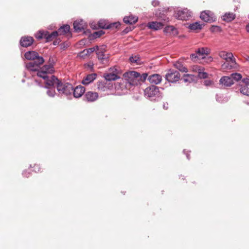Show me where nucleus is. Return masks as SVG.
<instances>
[{"label": "nucleus", "instance_id": "nucleus-1", "mask_svg": "<svg viewBox=\"0 0 249 249\" xmlns=\"http://www.w3.org/2000/svg\"><path fill=\"white\" fill-rule=\"evenodd\" d=\"M124 76L127 78V80L130 84L132 85H137L138 82H144L147 77V73H143L142 75L140 73L134 71L125 72Z\"/></svg>", "mask_w": 249, "mask_h": 249}, {"label": "nucleus", "instance_id": "nucleus-2", "mask_svg": "<svg viewBox=\"0 0 249 249\" xmlns=\"http://www.w3.org/2000/svg\"><path fill=\"white\" fill-rule=\"evenodd\" d=\"M56 88L59 93L66 95H71L73 91V87L71 84L63 83L60 81L57 83Z\"/></svg>", "mask_w": 249, "mask_h": 249}, {"label": "nucleus", "instance_id": "nucleus-3", "mask_svg": "<svg viewBox=\"0 0 249 249\" xmlns=\"http://www.w3.org/2000/svg\"><path fill=\"white\" fill-rule=\"evenodd\" d=\"M56 31H53L50 33L48 31H39L36 36L38 39L45 38L47 42L51 41L57 36Z\"/></svg>", "mask_w": 249, "mask_h": 249}, {"label": "nucleus", "instance_id": "nucleus-4", "mask_svg": "<svg viewBox=\"0 0 249 249\" xmlns=\"http://www.w3.org/2000/svg\"><path fill=\"white\" fill-rule=\"evenodd\" d=\"M174 17L179 20H187L191 17V12L187 8L177 10L174 14Z\"/></svg>", "mask_w": 249, "mask_h": 249}, {"label": "nucleus", "instance_id": "nucleus-5", "mask_svg": "<svg viewBox=\"0 0 249 249\" xmlns=\"http://www.w3.org/2000/svg\"><path fill=\"white\" fill-rule=\"evenodd\" d=\"M119 70L116 66L111 68L107 72L104 73V77L107 81L116 80L120 78L118 75Z\"/></svg>", "mask_w": 249, "mask_h": 249}, {"label": "nucleus", "instance_id": "nucleus-6", "mask_svg": "<svg viewBox=\"0 0 249 249\" xmlns=\"http://www.w3.org/2000/svg\"><path fill=\"white\" fill-rule=\"evenodd\" d=\"M180 77L178 71L174 70H170L166 74V79L169 82H176L178 81Z\"/></svg>", "mask_w": 249, "mask_h": 249}, {"label": "nucleus", "instance_id": "nucleus-7", "mask_svg": "<svg viewBox=\"0 0 249 249\" xmlns=\"http://www.w3.org/2000/svg\"><path fill=\"white\" fill-rule=\"evenodd\" d=\"M239 90L243 95L249 96V78H243L239 83Z\"/></svg>", "mask_w": 249, "mask_h": 249}, {"label": "nucleus", "instance_id": "nucleus-8", "mask_svg": "<svg viewBox=\"0 0 249 249\" xmlns=\"http://www.w3.org/2000/svg\"><path fill=\"white\" fill-rule=\"evenodd\" d=\"M200 18L202 20L207 22H212L215 19L213 13L210 11H205L201 12Z\"/></svg>", "mask_w": 249, "mask_h": 249}, {"label": "nucleus", "instance_id": "nucleus-9", "mask_svg": "<svg viewBox=\"0 0 249 249\" xmlns=\"http://www.w3.org/2000/svg\"><path fill=\"white\" fill-rule=\"evenodd\" d=\"M96 48L97 49L96 54L98 59L102 63H105L107 62V57L105 54V52H106L105 47L103 46L100 47L96 46Z\"/></svg>", "mask_w": 249, "mask_h": 249}, {"label": "nucleus", "instance_id": "nucleus-10", "mask_svg": "<svg viewBox=\"0 0 249 249\" xmlns=\"http://www.w3.org/2000/svg\"><path fill=\"white\" fill-rule=\"evenodd\" d=\"M120 25L119 23L115 22L108 24L106 20H100L98 23V27L102 29L117 28Z\"/></svg>", "mask_w": 249, "mask_h": 249}, {"label": "nucleus", "instance_id": "nucleus-11", "mask_svg": "<svg viewBox=\"0 0 249 249\" xmlns=\"http://www.w3.org/2000/svg\"><path fill=\"white\" fill-rule=\"evenodd\" d=\"M45 80V87L49 89L54 85L57 87V83L60 82L57 78L54 75H52L50 77L48 76Z\"/></svg>", "mask_w": 249, "mask_h": 249}, {"label": "nucleus", "instance_id": "nucleus-12", "mask_svg": "<svg viewBox=\"0 0 249 249\" xmlns=\"http://www.w3.org/2000/svg\"><path fill=\"white\" fill-rule=\"evenodd\" d=\"M234 82L231 76H222L219 80V84L224 87H230L233 85Z\"/></svg>", "mask_w": 249, "mask_h": 249}, {"label": "nucleus", "instance_id": "nucleus-13", "mask_svg": "<svg viewBox=\"0 0 249 249\" xmlns=\"http://www.w3.org/2000/svg\"><path fill=\"white\" fill-rule=\"evenodd\" d=\"M159 89L155 86H151L147 88L145 90V94L149 97H152L159 93Z\"/></svg>", "mask_w": 249, "mask_h": 249}, {"label": "nucleus", "instance_id": "nucleus-14", "mask_svg": "<svg viewBox=\"0 0 249 249\" xmlns=\"http://www.w3.org/2000/svg\"><path fill=\"white\" fill-rule=\"evenodd\" d=\"M34 39L31 36H25L20 39V44L23 47L30 46L34 42Z\"/></svg>", "mask_w": 249, "mask_h": 249}, {"label": "nucleus", "instance_id": "nucleus-15", "mask_svg": "<svg viewBox=\"0 0 249 249\" xmlns=\"http://www.w3.org/2000/svg\"><path fill=\"white\" fill-rule=\"evenodd\" d=\"M237 67L238 64L236 62L235 59H232V61L225 62L221 65V69L224 70L236 69Z\"/></svg>", "mask_w": 249, "mask_h": 249}, {"label": "nucleus", "instance_id": "nucleus-16", "mask_svg": "<svg viewBox=\"0 0 249 249\" xmlns=\"http://www.w3.org/2000/svg\"><path fill=\"white\" fill-rule=\"evenodd\" d=\"M98 98V94L96 92L88 91L85 95L86 100L89 102H93L95 101Z\"/></svg>", "mask_w": 249, "mask_h": 249}, {"label": "nucleus", "instance_id": "nucleus-17", "mask_svg": "<svg viewBox=\"0 0 249 249\" xmlns=\"http://www.w3.org/2000/svg\"><path fill=\"white\" fill-rule=\"evenodd\" d=\"M70 26L69 25H64L60 27L58 31H56L57 33V36L66 35L69 36L71 35L70 33Z\"/></svg>", "mask_w": 249, "mask_h": 249}, {"label": "nucleus", "instance_id": "nucleus-18", "mask_svg": "<svg viewBox=\"0 0 249 249\" xmlns=\"http://www.w3.org/2000/svg\"><path fill=\"white\" fill-rule=\"evenodd\" d=\"M219 56L225 60L226 62L232 61V59H235L231 53H228L226 51H220L218 53Z\"/></svg>", "mask_w": 249, "mask_h": 249}, {"label": "nucleus", "instance_id": "nucleus-19", "mask_svg": "<svg viewBox=\"0 0 249 249\" xmlns=\"http://www.w3.org/2000/svg\"><path fill=\"white\" fill-rule=\"evenodd\" d=\"M148 80L151 84L157 85L161 82L162 77L159 74H154L150 75L148 78Z\"/></svg>", "mask_w": 249, "mask_h": 249}, {"label": "nucleus", "instance_id": "nucleus-20", "mask_svg": "<svg viewBox=\"0 0 249 249\" xmlns=\"http://www.w3.org/2000/svg\"><path fill=\"white\" fill-rule=\"evenodd\" d=\"M85 88L80 85L77 86L74 89L73 88L72 92L73 96L75 98H79L81 97L85 92Z\"/></svg>", "mask_w": 249, "mask_h": 249}, {"label": "nucleus", "instance_id": "nucleus-21", "mask_svg": "<svg viewBox=\"0 0 249 249\" xmlns=\"http://www.w3.org/2000/svg\"><path fill=\"white\" fill-rule=\"evenodd\" d=\"M196 53L198 54L199 57L205 58V55H208L210 53V49L207 47H203L198 48Z\"/></svg>", "mask_w": 249, "mask_h": 249}, {"label": "nucleus", "instance_id": "nucleus-22", "mask_svg": "<svg viewBox=\"0 0 249 249\" xmlns=\"http://www.w3.org/2000/svg\"><path fill=\"white\" fill-rule=\"evenodd\" d=\"M96 73H91L88 74L82 81V83L83 85H87L89 83L93 82L96 78Z\"/></svg>", "mask_w": 249, "mask_h": 249}, {"label": "nucleus", "instance_id": "nucleus-23", "mask_svg": "<svg viewBox=\"0 0 249 249\" xmlns=\"http://www.w3.org/2000/svg\"><path fill=\"white\" fill-rule=\"evenodd\" d=\"M164 24L160 22H150L148 23L147 26L149 28L158 30L162 28Z\"/></svg>", "mask_w": 249, "mask_h": 249}, {"label": "nucleus", "instance_id": "nucleus-24", "mask_svg": "<svg viewBox=\"0 0 249 249\" xmlns=\"http://www.w3.org/2000/svg\"><path fill=\"white\" fill-rule=\"evenodd\" d=\"M85 23L83 20H76L73 23V27L77 32L81 31L85 28Z\"/></svg>", "mask_w": 249, "mask_h": 249}, {"label": "nucleus", "instance_id": "nucleus-25", "mask_svg": "<svg viewBox=\"0 0 249 249\" xmlns=\"http://www.w3.org/2000/svg\"><path fill=\"white\" fill-rule=\"evenodd\" d=\"M138 18L136 16H129L128 17H125L124 18V21L126 24H133L137 22Z\"/></svg>", "mask_w": 249, "mask_h": 249}, {"label": "nucleus", "instance_id": "nucleus-26", "mask_svg": "<svg viewBox=\"0 0 249 249\" xmlns=\"http://www.w3.org/2000/svg\"><path fill=\"white\" fill-rule=\"evenodd\" d=\"M24 56L27 59L33 60L39 55L38 53L35 51H29L25 53Z\"/></svg>", "mask_w": 249, "mask_h": 249}, {"label": "nucleus", "instance_id": "nucleus-27", "mask_svg": "<svg viewBox=\"0 0 249 249\" xmlns=\"http://www.w3.org/2000/svg\"><path fill=\"white\" fill-rule=\"evenodd\" d=\"M174 66L181 72H187V69L184 66L180 61H177L174 64Z\"/></svg>", "mask_w": 249, "mask_h": 249}, {"label": "nucleus", "instance_id": "nucleus-28", "mask_svg": "<svg viewBox=\"0 0 249 249\" xmlns=\"http://www.w3.org/2000/svg\"><path fill=\"white\" fill-rule=\"evenodd\" d=\"M235 18V15L232 13H226L223 16V19L227 22H230Z\"/></svg>", "mask_w": 249, "mask_h": 249}, {"label": "nucleus", "instance_id": "nucleus-29", "mask_svg": "<svg viewBox=\"0 0 249 249\" xmlns=\"http://www.w3.org/2000/svg\"><path fill=\"white\" fill-rule=\"evenodd\" d=\"M26 67L30 71H37L39 67L35 62L31 61L27 63Z\"/></svg>", "mask_w": 249, "mask_h": 249}, {"label": "nucleus", "instance_id": "nucleus-30", "mask_svg": "<svg viewBox=\"0 0 249 249\" xmlns=\"http://www.w3.org/2000/svg\"><path fill=\"white\" fill-rule=\"evenodd\" d=\"M230 76L231 78V79H232V80H234L237 82H238L240 80L242 81V80L243 79H242V75L240 73H237V72L231 73V74Z\"/></svg>", "mask_w": 249, "mask_h": 249}, {"label": "nucleus", "instance_id": "nucleus-31", "mask_svg": "<svg viewBox=\"0 0 249 249\" xmlns=\"http://www.w3.org/2000/svg\"><path fill=\"white\" fill-rule=\"evenodd\" d=\"M42 69L46 71L48 73H52L54 71L53 66L51 64L44 65Z\"/></svg>", "mask_w": 249, "mask_h": 249}, {"label": "nucleus", "instance_id": "nucleus-32", "mask_svg": "<svg viewBox=\"0 0 249 249\" xmlns=\"http://www.w3.org/2000/svg\"><path fill=\"white\" fill-rule=\"evenodd\" d=\"M32 61L35 62V63L36 64V65L39 67L40 65L44 63V60L42 57L38 56L36 58L33 59Z\"/></svg>", "mask_w": 249, "mask_h": 249}, {"label": "nucleus", "instance_id": "nucleus-33", "mask_svg": "<svg viewBox=\"0 0 249 249\" xmlns=\"http://www.w3.org/2000/svg\"><path fill=\"white\" fill-rule=\"evenodd\" d=\"M129 60L132 63H136L137 64H140L141 62L140 57L137 55L131 56L129 58Z\"/></svg>", "mask_w": 249, "mask_h": 249}, {"label": "nucleus", "instance_id": "nucleus-34", "mask_svg": "<svg viewBox=\"0 0 249 249\" xmlns=\"http://www.w3.org/2000/svg\"><path fill=\"white\" fill-rule=\"evenodd\" d=\"M189 28L191 30H197L201 29V25L198 22L191 24L189 25Z\"/></svg>", "mask_w": 249, "mask_h": 249}, {"label": "nucleus", "instance_id": "nucleus-35", "mask_svg": "<svg viewBox=\"0 0 249 249\" xmlns=\"http://www.w3.org/2000/svg\"><path fill=\"white\" fill-rule=\"evenodd\" d=\"M47 73H48L46 71H44V70L41 68L40 71H38L37 75L38 76L41 77L45 80L48 77L47 75Z\"/></svg>", "mask_w": 249, "mask_h": 249}, {"label": "nucleus", "instance_id": "nucleus-36", "mask_svg": "<svg viewBox=\"0 0 249 249\" xmlns=\"http://www.w3.org/2000/svg\"><path fill=\"white\" fill-rule=\"evenodd\" d=\"M201 70L199 71V73H198V76L200 78L204 79V78H207L208 76V74L207 72L204 71V68L203 67H202Z\"/></svg>", "mask_w": 249, "mask_h": 249}, {"label": "nucleus", "instance_id": "nucleus-37", "mask_svg": "<svg viewBox=\"0 0 249 249\" xmlns=\"http://www.w3.org/2000/svg\"><path fill=\"white\" fill-rule=\"evenodd\" d=\"M183 80L185 82H190L191 80H193V75L189 74H184Z\"/></svg>", "mask_w": 249, "mask_h": 249}, {"label": "nucleus", "instance_id": "nucleus-38", "mask_svg": "<svg viewBox=\"0 0 249 249\" xmlns=\"http://www.w3.org/2000/svg\"><path fill=\"white\" fill-rule=\"evenodd\" d=\"M34 171L37 173H41L42 172V170L39 164H35L33 167Z\"/></svg>", "mask_w": 249, "mask_h": 249}, {"label": "nucleus", "instance_id": "nucleus-39", "mask_svg": "<svg viewBox=\"0 0 249 249\" xmlns=\"http://www.w3.org/2000/svg\"><path fill=\"white\" fill-rule=\"evenodd\" d=\"M105 34V32L102 30L97 31L93 34V36L95 38L99 37Z\"/></svg>", "mask_w": 249, "mask_h": 249}, {"label": "nucleus", "instance_id": "nucleus-40", "mask_svg": "<svg viewBox=\"0 0 249 249\" xmlns=\"http://www.w3.org/2000/svg\"><path fill=\"white\" fill-rule=\"evenodd\" d=\"M94 51L97 52V49L96 48V46L93 48H90L88 49H85L84 50V52H86V55H89L92 53L94 52Z\"/></svg>", "mask_w": 249, "mask_h": 249}, {"label": "nucleus", "instance_id": "nucleus-41", "mask_svg": "<svg viewBox=\"0 0 249 249\" xmlns=\"http://www.w3.org/2000/svg\"><path fill=\"white\" fill-rule=\"evenodd\" d=\"M48 96L53 97L55 94V91L53 89H50L47 92Z\"/></svg>", "mask_w": 249, "mask_h": 249}, {"label": "nucleus", "instance_id": "nucleus-42", "mask_svg": "<svg viewBox=\"0 0 249 249\" xmlns=\"http://www.w3.org/2000/svg\"><path fill=\"white\" fill-rule=\"evenodd\" d=\"M190 57L192 59V60H193L194 61H196V59L200 58L199 56H198V54H197L196 53H193V54H191Z\"/></svg>", "mask_w": 249, "mask_h": 249}, {"label": "nucleus", "instance_id": "nucleus-43", "mask_svg": "<svg viewBox=\"0 0 249 249\" xmlns=\"http://www.w3.org/2000/svg\"><path fill=\"white\" fill-rule=\"evenodd\" d=\"M202 67L198 66H194L193 68V71L199 73V71H201Z\"/></svg>", "mask_w": 249, "mask_h": 249}, {"label": "nucleus", "instance_id": "nucleus-44", "mask_svg": "<svg viewBox=\"0 0 249 249\" xmlns=\"http://www.w3.org/2000/svg\"><path fill=\"white\" fill-rule=\"evenodd\" d=\"M203 59L206 60L205 61V62L206 63H210V62H212L213 60V58L212 56H208V57L205 56V58H203Z\"/></svg>", "mask_w": 249, "mask_h": 249}, {"label": "nucleus", "instance_id": "nucleus-45", "mask_svg": "<svg viewBox=\"0 0 249 249\" xmlns=\"http://www.w3.org/2000/svg\"><path fill=\"white\" fill-rule=\"evenodd\" d=\"M213 84V82L210 80H205L204 82V84L206 86H209L212 85Z\"/></svg>", "mask_w": 249, "mask_h": 249}, {"label": "nucleus", "instance_id": "nucleus-46", "mask_svg": "<svg viewBox=\"0 0 249 249\" xmlns=\"http://www.w3.org/2000/svg\"><path fill=\"white\" fill-rule=\"evenodd\" d=\"M152 3L154 6L156 7L159 5L160 2L157 0H154L152 1Z\"/></svg>", "mask_w": 249, "mask_h": 249}, {"label": "nucleus", "instance_id": "nucleus-47", "mask_svg": "<svg viewBox=\"0 0 249 249\" xmlns=\"http://www.w3.org/2000/svg\"><path fill=\"white\" fill-rule=\"evenodd\" d=\"M61 41V40L59 38H57L56 39V40H54L53 42V44L54 45H58L59 44V43Z\"/></svg>", "mask_w": 249, "mask_h": 249}, {"label": "nucleus", "instance_id": "nucleus-48", "mask_svg": "<svg viewBox=\"0 0 249 249\" xmlns=\"http://www.w3.org/2000/svg\"><path fill=\"white\" fill-rule=\"evenodd\" d=\"M61 45V47L63 48H67L69 46V43L68 42H65L63 44H62Z\"/></svg>", "mask_w": 249, "mask_h": 249}, {"label": "nucleus", "instance_id": "nucleus-49", "mask_svg": "<svg viewBox=\"0 0 249 249\" xmlns=\"http://www.w3.org/2000/svg\"><path fill=\"white\" fill-rule=\"evenodd\" d=\"M29 173H27V172H24L23 173V175L24 177L26 178H29L30 177Z\"/></svg>", "mask_w": 249, "mask_h": 249}, {"label": "nucleus", "instance_id": "nucleus-50", "mask_svg": "<svg viewBox=\"0 0 249 249\" xmlns=\"http://www.w3.org/2000/svg\"><path fill=\"white\" fill-rule=\"evenodd\" d=\"M90 27H91V28H92L94 29H95L97 28L96 25L95 24H94L93 23H91Z\"/></svg>", "mask_w": 249, "mask_h": 249}, {"label": "nucleus", "instance_id": "nucleus-51", "mask_svg": "<svg viewBox=\"0 0 249 249\" xmlns=\"http://www.w3.org/2000/svg\"><path fill=\"white\" fill-rule=\"evenodd\" d=\"M163 107L164 109H166L167 110L168 108V104H165L164 103L163 105Z\"/></svg>", "mask_w": 249, "mask_h": 249}, {"label": "nucleus", "instance_id": "nucleus-52", "mask_svg": "<svg viewBox=\"0 0 249 249\" xmlns=\"http://www.w3.org/2000/svg\"><path fill=\"white\" fill-rule=\"evenodd\" d=\"M173 26H168L165 29V30L167 31V30H173Z\"/></svg>", "mask_w": 249, "mask_h": 249}, {"label": "nucleus", "instance_id": "nucleus-53", "mask_svg": "<svg viewBox=\"0 0 249 249\" xmlns=\"http://www.w3.org/2000/svg\"><path fill=\"white\" fill-rule=\"evenodd\" d=\"M246 29L247 31L248 32H249V23L248 25H247Z\"/></svg>", "mask_w": 249, "mask_h": 249}, {"label": "nucleus", "instance_id": "nucleus-54", "mask_svg": "<svg viewBox=\"0 0 249 249\" xmlns=\"http://www.w3.org/2000/svg\"><path fill=\"white\" fill-rule=\"evenodd\" d=\"M86 53H87V52H84V50L83 52L80 53V54H83L82 55V56H83L84 55H86Z\"/></svg>", "mask_w": 249, "mask_h": 249}, {"label": "nucleus", "instance_id": "nucleus-55", "mask_svg": "<svg viewBox=\"0 0 249 249\" xmlns=\"http://www.w3.org/2000/svg\"><path fill=\"white\" fill-rule=\"evenodd\" d=\"M246 60L247 61H248L249 62V56H248L246 58Z\"/></svg>", "mask_w": 249, "mask_h": 249}]
</instances>
